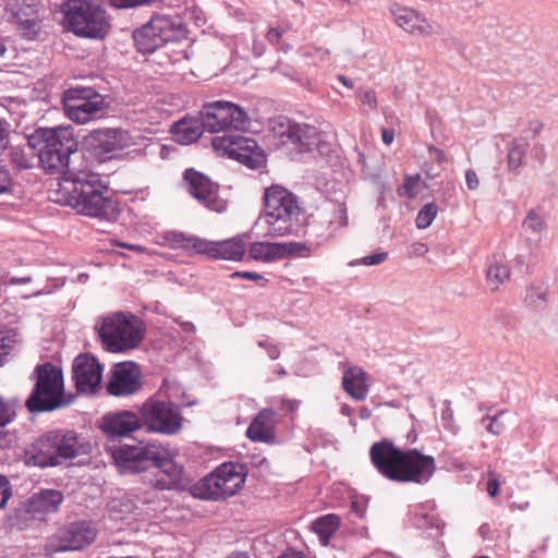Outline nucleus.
Returning <instances> with one entry per match:
<instances>
[{"label":"nucleus","instance_id":"obj_44","mask_svg":"<svg viewBox=\"0 0 558 558\" xmlns=\"http://www.w3.org/2000/svg\"><path fill=\"white\" fill-rule=\"evenodd\" d=\"M387 257H388L387 252H378V253H374V254L364 256L360 259H355V260L351 262L349 265L350 266H357V265L375 266V265H379V264L384 263L387 259Z\"/></svg>","mask_w":558,"mask_h":558},{"label":"nucleus","instance_id":"obj_5","mask_svg":"<svg viewBox=\"0 0 558 558\" xmlns=\"http://www.w3.org/2000/svg\"><path fill=\"white\" fill-rule=\"evenodd\" d=\"M93 446L73 430H50L32 444L26 452L27 463L47 468L62 464L65 460L89 454Z\"/></svg>","mask_w":558,"mask_h":558},{"label":"nucleus","instance_id":"obj_11","mask_svg":"<svg viewBox=\"0 0 558 558\" xmlns=\"http://www.w3.org/2000/svg\"><path fill=\"white\" fill-rule=\"evenodd\" d=\"M201 119L205 130L210 133L227 129L246 131L251 124L250 117L243 108L225 100L205 104L201 110Z\"/></svg>","mask_w":558,"mask_h":558},{"label":"nucleus","instance_id":"obj_46","mask_svg":"<svg viewBox=\"0 0 558 558\" xmlns=\"http://www.w3.org/2000/svg\"><path fill=\"white\" fill-rule=\"evenodd\" d=\"M12 496V487L9 480L0 475V509L4 508Z\"/></svg>","mask_w":558,"mask_h":558},{"label":"nucleus","instance_id":"obj_9","mask_svg":"<svg viewBox=\"0 0 558 558\" xmlns=\"http://www.w3.org/2000/svg\"><path fill=\"white\" fill-rule=\"evenodd\" d=\"M245 482L243 466L223 463L209 475L194 484L191 493L195 498L219 500L236 494Z\"/></svg>","mask_w":558,"mask_h":558},{"label":"nucleus","instance_id":"obj_23","mask_svg":"<svg viewBox=\"0 0 558 558\" xmlns=\"http://www.w3.org/2000/svg\"><path fill=\"white\" fill-rule=\"evenodd\" d=\"M198 243V254L214 259L238 262L243 258L246 248L244 235H236L221 241L202 239Z\"/></svg>","mask_w":558,"mask_h":558},{"label":"nucleus","instance_id":"obj_36","mask_svg":"<svg viewBox=\"0 0 558 558\" xmlns=\"http://www.w3.org/2000/svg\"><path fill=\"white\" fill-rule=\"evenodd\" d=\"M510 268L507 264L494 259L486 271V282L490 290H498L510 278Z\"/></svg>","mask_w":558,"mask_h":558},{"label":"nucleus","instance_id":"obj_32","mask_svg":"<svg viewBox=\"0 0 558 558\" xmlns=\"http://www.w3.org/2000/svg\"><path fill=\"white\" fill-rule=\"evenodd\" d=\"M287 245L271 242H254L248 248V256L257 262L270 263L287 254Z\"/></svg>","mask_w":558,"mask_h":558},{"label":"nucleus","instance_id":"obj_28","mask_svg":"<svg viewBox=\"0 0 558 558\" xmlns=\"http://www.w3.org/2000/svg\"><path fill=\"white\" fill-rule=\"evenodd\" d=\"M141 421L131 411L109 413L102 418V430L109 436H128L141 427Z\"/></svg>","mask_w":558,"mask_h":558},{"label":"nucleus","instance_id":"obj_6","mask_svg":"<svg viewBox=\"0 0 558 558\" xmlns=\"http://www.w3.org/2000/svg\"><path fill=\"white\" fill-rule=\"evenodd\" d=\"M96 329L102 348L111 353L137 348L145 336V327L137 316L120 312L100 318Z\"/></svg>","mask_w":558,"mask_h":558},{"label":"nucleus","instance_id":"obj_24","mask_svg":"<svg viewBox=\"0 0 558 558\" xmlns=\"http://www.w3.org/2000/svg\"><path fill=\"white\" fill-rule=\"evenodd\" d=\"M389 12L398 27L411 35L428 37L433 35V26L427 17L417 10L392 3Z\"/></svg>","mask_w":558,"mask_h":558},{"label":"nucleus","instance_id":"obj_61","mask_svg":"<svg viewBox=\"0 0 558 558\" xmlns=\"http://www.w3.org/2000/svg\"><path fill=\"white\" fill-rule=\"evenodd\" d=\"M381 140L386 145H391L395 140V132L391 129H383Z\"/></svg>","mask_w":558,"mask_h":558},{"label":"nucleus","instance_id":"obj_55","mask_svg":"<svg viewBox=\"0 0 558 558\" xmlns=\"http://www.w3.org/2000/svg\"><path fill=\"white\" fill-rule=\"evenodd\" d=\"M284 34V29H281L279 26L277 27H271L267 34H266V38L267 40L270 43V44H278L280 38L282 37V35Z\"/></svg>","mask_w":558,"mask_h":558},{"label":"nucleus","instance_id":"obj_7","mask_svg":"<svg viewBox=\"0 0 558 558\" xmlns=\"http://www.w3.org/2000/svg\"><path fill=\"white\" fill-rule=\"evenodd\" d=\"M62 12L66 27L76 36L102 39L110 29L109 16L97 0H66Z\"/></svg>","mask_w":558,"mask_h":558},{"label":"nucleus","instance_id":"obj_51","mask_svg":"<svg viewBox=\"0 0 558 558\" xmlns=\"http://www.w3.org/2000/svg\"><path fill=\"white\" fill-rule=\"evenodd\" d=\"M299 408V401L290 399H281L279 410L286 414L294 413Z\"/></svg>","mask_w":558,"mask_h":558},{"label":"nucleus","instance_id":"obj_35","mask_svg":"<svg viewBox=\"0 0 558 558\" xmlns=\"http://www.w3.org/2000/svg\"><path fill=\"white\" fill-rule=\"evenodd\" d=\"M163 241L170 248H181L186 252H194L198 254V241H202V238L185 235L178 231H168L163 234Z\"/></svg>","mask_w":558,"mask_h":558},{"label":"nucleus","instance_id":"obj_3","mask_svg":"<svg viewBox=\"0 0 558 558\" xmlns=\"http://www.w3.org/2000/svg\"><path fill=\"white\" fill-rule=\"evenodd\" d=\"M302 207L299 197L280 185H271L264 193V209L255 227L263 236L279 238L294 233Z\"/></svg>","mask_w":558,"mask_h":558},{"label":"nucleus","instance_id":"obj_21","mask_svg":"<svg viewBox=\"0 0 558 558\" xmlns=\"http://www.w3.org/2000/svg\"><path fill=\"white\" fill-rule=\"evenodd\" d=\"M141 371L133 362L118 363L111 369L107 391L114 397H123L140 390Z\"/></svg>","mask_w":558,"mask_h":558},{"label":"nucleus","instance_id":"obj_57","mask_svg":"<svg viewBox=\"0 0 558 558\" xmlns=\"http://www.w3.org/2000/svg\"><path fill=\"white\" fill-rule=\"evenodd\" d=\"M231 278H242V279H250V280H263L264 278L253 271H234L230 275Z\"/></svg>","mask_w":558,"mask_h":558},{"label":"nucleus","instance_id":"obj_12","mask_svg":"<svg viewBox=\"0 0 558 558\" xmlns=\"http://www.w3.org/2000/svg\"><path fill=\"white\" fill-rule=\"evenodd\" d=\"M140 414L143 424L154 433L174 435L183 425L180 408L170 401L148 399L141 407Z\"/></svg>","mask_w":558,"mask_h":558},{"label":"nucleus","instance_id":"obj_40","mask_svg":"<svg viewBox=\"0 0 558 558\" xmlns=\"http://www.w3.org/2000/svg\"><path fill=\"white\" fill-rule=\"evenodd\" d=\"M438 213V206L435 203L425 204L421 210L418 211L415 223L418 229L428 228L434 219L436 218Z\"/></svg>","mask_w":558,"mask_h":558},{"label":"nucleus","instance_id":"obj_41","mask_svg":"<svg viewBox=\"0 0 558 558\" xmlns=\"http://www.w3.org/2000/svg\"><path fill=\"white\" fill-rule=\"evenodd\" d=\"M17 341V333L13 329L0 330V366L3 364V357L14 349Z\"/></svg>","mask_w":558,"mask_h":558},{"label":"nucleus","instance_id":"obj_25","mask_svg":"<svg viewBox=\"0 0 558 558\" xmlns=\"http://www.w3.org/2000/svg\"><path fill=\"white\" fill-rule=\"evenodd\" d=\"M348 225L347 210L342 205L332 206L330 209L319 211L317 218L308 226L310 235L317 238L320 244L333 235V233Z\"/></svg>","mask_w":558,"mask_h":558},{"label":"nucleus","instance_id":"obj_20","mask_svg":"<svg viewBox=\"0 0 558 558\" xmlns=\"http://www.w3.org/2000/svg\"><path fill=\"white\" fill-rule=\"evenodd\" d=\"M274 131L282 144L299 145L304 150H311L320 142L318 130L307 123L284 120L278 122Z\"/></svg>","mask_w":558,"mask_h":558},{"label":"nucleus","instance_id":"obj_33","mask_svg":"<svg viewBox=\"0 0 558 558\" xmlns=\"http://www.w3.org/2000/svg\"><path fill=\"white\" fill-rule=\"evenodd\" d=\"M524 302L534 308H545L549 302V287L543 280L531 281L525 289Z\"/></svg>","mask_w":558,"mask_h":558},{"label":"nucleus","instance_id":"obj_48","mask_svg":"<svg viewBox=\"0 0 558 558\" xmlns=\"http://www.w3.org/2000/svg\"><path fill=\"white\" fill-rule=\"evenodd\" d=\"M259 348H263L271 360H277L280 356V349L277 344H274L267 340L257 342Z\"/></svg>","mask_w":558,"mask_h":558},{"label":"nucleus","instance_id":"obj_54","mask_svg":"<svg viewBox=\"0 0 558 558\" xmlns=\"http://www.w3.org/2000/svg\"><path fill=\"white\" fill-rule=\"evenodd\" d=\"M284 34V29H281L279 26L277 27H271L267 34H266V38L267 40L270 43V44H278L280 38L282 37V35Z\"/></svg>","mask_w":558,"mask_h":558},{"label":"nucleus","instance_id":"obj_42","mask_svg":"<svg viewBox=\"0 0 558 558\" xmlns=\"http://www.w3.org/2000/svg\"><path fill=\"white\" fill-rule=\"evenodd\" d=\"M502 414L504 412L501 411L496 415H485L482 418V424H485V428L489 434L494 436H499L500 434H502L505 429V424L500 420Z\"/></svg>","mask_w":558,"mask_h":558},{"label":"nucleus","instance_id":"obj_53","mask_svg":"<svg viewBox=\"0 0 558 558\" xmlns=\"http://www.w3.org/2000/svg\"><path fill=\"white\" fill-rule=\"evenodd\" d=\"M11 186V178L9 172L0 166V194L9 191Z\"/></svg>","mask_w":558,"mask_h":558},{"label":"nucleus","instance_id":"obj_34","mask_svg":"<svg viewBox=\"0 0 558 558\" xmlns=\"http://www.w3.org/2000/svg\"><path fill=\"white\" fill-rule=\"evenodd\" d=\"M339 526L340 518L332 513L322 515L312 523V530L318 535L323 546H327L330 543Z\"/></svg>","mask_w":558,"mask_h":558},{"label":"nucleus","instance_id":"obj_47","mask_svg":"<svg viewBox=\"0 0 558 558\" xmlns=\"http://www.w3.org/2000/svg\"><path fill=\"white\" fill-rule=\"evenodd\" d=\"M359 97L363 105L368 106L371 109L377 108V98L373 89L360 90Z\"/></svg>","mask_w":558,"mask_h":558},{"label":"nucleus","instance_id":"obj_49","mask_svg":"<svg viewBox=\"0 0 558 558\" xmlns=\"http://www.w3.org/2000/svg\"><path fill=\"white\" fill-rule=\"evenodd\" d=\"M428 252V247L425 243L414 242L409 246L410 257H421Z\"/></svg>","mask_w":558,"mask_h":558},{"label":"nucleus","instance_id":"obj_16","mask_svg":"<svg viewBox=\"0 0 558 558\" xmlns=\"http://www.w3.org/2000/svg\"><path fill=\"white\" fill-rule=\"evenodd\" d=\"M97 537V530L90 522H73L57 531L50 539L53 551L81 550Z\"/></svg>","mask_w":558,"mask_h":558},{"label":"nucleus","instance_id":"obj_50","mask_svg":"<svg viewBox=\"0 0 558 558\" xmlns=\"http://www.w3.org/2000/svg\"><path fill=\"white\" fill-rule=\"evenodd\" d=\"M465 183L469 190L475 191L480 186V179L473 169L465 171Z\"/></svg>","mask_w":558,"mask_h":558},{"label":"nucleus","instance_id":"obj_22","mask_svg":"<svg viewBox=\"0 0 558 558\" xmlns=\"http://www.w3.org/2000/svg\"><path fill=\"white\" fill-rule=\"evenodd\" d=\"M153 468L158 470L154 486L158 489H181L187 485L184 468L168 457L158 446V459Z\"/></svg>","mask_w":558,"mask_h":558},{"label":"nucleus","instance_id":"obj_38","mask_svg":"<svg viewBox=\"0 0 558 558\" xmlns=\"http://www.w3.org/2000/svg\"><path fill=\"white\" fill-rule=\"evenodd\" d=\"M522 228L525 233L534 236H541V234L546 230L547 225L542 214L535 209H531L522 222Z\"/></svg>","mask_w":558,"mask_h":558},{"label":"nucleus","instance_id":"obj_14","mask_svg":"<svg viewBox=\"0 0 558 558\" xmlns=\"http://www.w3.org/2000/svg\"><path fill=\"white\" fill-rule=\"evenodd\" d=\"M110 456L120 473H140L153 468L158 459V446L141 442L111 447Z\"/></svg>","mask_w":558,"mask_h":558},{"label":"nucleus","instance_id":"obj_8","mask_svg":"<svg viewBox=\"0 0 558 558\" xmlns=\"http://www.w3.org/2000/svg\"><path fill=\"white\" fill-rule=\"evenodd\" d=\"M36 384L26 400L31 412H46L65 404L63 400V375L60 368L51 363L38 365L35 369Z\"/></svg>","mask_w":558,"mask_h":558},{"label":"nucleus","instance_id":"obj_39","mask_svg":"<svg viewBox=\"0 0 558 558\" xmlns=\"http://www.w3.org/2000/svg\"><path fill=\"white\" fill-rule=\"evenodd\" d=\"M529 143L514 138L509 144L508 148V166L511 169H518L523 161Z\"/></svg>","mask_w":558,"mask_h":558},{"label":"nucleus","instance_id":"obj_62","mask_svg":"<svg viewBox=\"0 0 558 558\" xmlns=\"http://www.w3.org/2000/svg\"><path fill=\"white\" fill-rule=\"evenodd\" d=\"M119 246L135 251L137 253H144L147 251L146 247L141 246V245H135V244L119 243Z\"/></svg>","mask_w":558,"mask_h":558},{"label":"nucleus","instance_id":"obj_29","mask_svg":"<svg viewBox=\"0 0 558 558\" xmlns=\"http://www.w3.org/2000/svg\"><path fill=\"white\" fill-rule=\"evenodd\" d=\"M40 0H10L8 10L16 23L24 29L33 31L37 27L40 17Z\"/></svg>","mask_w":558,"mask_h":558},{"label":"nucleus","instance_id":"obj_37","mask_svg":"<svg viewBox=\"0 0 558 558\" xmlns=\"http://www.w3.org/2000/svg\"><path fill=\"white\" fill-rule=\"evenodd\" d=\"M137 506L130 497L114 498L109 505V514L112 520L123 521L135 514Z\"/></svg>","mask_w":558,"mask_h":558},{"label":"nucleus","instance_id":"obj_52","mask_svg":"<svg viewBox=\"0 0 558 558\" xmlns=\"http://www.w3.org/2000/svg\"><path fill=\"white\" fill-rule=\"evenodd\" d=\"M489 475V480L487 482V493L490 497H495L498 495L499 493V486H500V483L499 481L496 478L495 476V473L494 472H489L488 473Z\"/></svg>","mask_w":558,"mask_h":558},{"label":"nucleus","instance_id":"obj_56","mask_svg":"<svg viewBox=\"0 0 558 558\" xmlns=\"http://www.w3.org/2000/svg\"><path fill=\"white\" fill-rule=\"evenodd\" d=\"M308 56L317 58L319 61H326L329 59L330 52L327 49L319 47H312L310 51L306 52Z\"/></svg>","mask_w":558,"mask_h":558},{"label":"nucleus","instance_id":"obj_19","mask_svg":"<svg viewBox=\"0 0 558 558\" xmlns=\"http://www.w3.org/2000/svg\"><path fill=\"white\" fill-rule=\"evenodd\" d=\"M104 367L88 354L77 355L72 364V378L78 392L95 393L101 385Z\"/></svg>","mask_w":558,"mask_h":558},{"label":"nucleus","instance_id":"obj_18","mask_svg":"<svg viewBox=\"0 0 558 558\" xmlns=\"http://www.w3.org/2000/svg\"><path fill=\"white\" fill-rule=\"evenodd\" d=\"M190 193L209 210L223 213L227 210L228 201L219 194L218 185L205 174L187 169L184 172Z\"/></svg>","mask_w":558,"mask_h":558},{"label":"nucleus","instance_id":"obj_64","mask_svg":"<svg viewBox=\"0 0 558 558\" xmlns=\"http://www.w3.org/2000/svg\"><path fill=\"white\" fill-rule=\"evenodd\" d=\"M303 553L296 550H287L281 554L278 558H302Z\"/></svg>","mask_w":558,"mask_h":558},{"label":"nucleus","instance_id":"obj_17","mask_svg":"<svg viewBox=\"0 0 558 558\" xmlns=\"http://www.w3.org/2000/svg\"><path fill=\"white\" fill-rule=\"evenodd\" d=\"M84 146L95 154H106L123 150L134 144L131 134L122 129H97L89 132L83 138Z\"/></svg>","mask_w":558,"mask_h":558},{"label":"nucleus","instance_id":"obj_60","mask_svg":"<svg viewBox=\"0 0 558 558\" xmlns=\"http://www.w3.org/2000/svg\"><path fill=\"white\" fill-rule=\"evenodd\" d=\"M8 130L5 128V122L0 119V150H3L8 145Z\"/></svg>","mask_w":558,"mask_h":558},{"label":"nucleus","instance_id":"obj_30","mask_svg":"<svg viewBox=\"0 0 558 558\" xmlns=\"http://www.w3.org/2000/svg\"><path fill=\"white\" fill-rule=\"evenodd\" d=\"M342 387L352 399L365 400L369 391L368 376L359 366L349 367L343 374Z\"/></svg>","mask_w":558,"mask_h":558},{"label":"nucleus","instance_id":"obj_2","mask_svg":"<svg viewBox=\"0 0 558 558\" xmlns=\"http://www.w3.org/2000/svg\"><path fill=\"white\" fill-rule=\"evenodd\" d=\"M369 459L377 472L397 483L427 484L436 471V461L417 449H401L388 439L374 442Z\"/></svg>","mask_w":558,"mask_h":558},{"label":"nucleus","instance_id":"obj_59","mask_svg":"<svg viewBox=\"0 0 558 558\" xmlns=\"http://www.w3.org/2000/svg\"><path fill=\"white\" fill-rule=\"evenodd\" d=\"M23 154H24L23 150L20 151L19 149H15L12 153L14 161H16L19 163V166L22 167V168H29V167H32V163L27 159H25L23 157Z\"/></svg>","mask_w":558,"mask_h":558},{"label":"nucleus","instance_id":"obj_43","mask_svg":"<svg viewBox=\"0 0 558 558\" xmlns=\"http://www.w3.org/2000/svg\"><path fill=\"white\" fill-rule=\"evenodd\" d=\"M420 180L418 174L405 177L403 184L399 189V195L409 198L415 197L418 193Z\"/></svg>","mask_w":558,"mask_h":558},{"label":"nucleus","instance_id":"obj_45","mask_svg":"<svg viewBox=\"0 0 558 558\" xmlns=\"http://www.w3.org/2000/svg\"><path fill=\"white\" fill-rule=\"evenodd\" d=\"M15 416L14 403L0 397V426H7Z\"/></svg>","mask_w":558,"mask_h":558},{"label":"nucleus","instance_id":"obj_1","mask_svg":"<svg viewBox=\"0 0 558 558\" xmlns=\"http://www.w3.org/2000/svg\"><path fill=\"white\" fill-rule=\"evenodd\" d=\"M59 193L62 202L80 215L112 221L120 214L117 203L108 195V185L90 170H69Z\"/></svg>","mask_w":558,"mask_h":558},{"label":"nucleus","instance_id":"obj_26","mask_svg":"<svg viewBox=\"0 0 558 558\" xmlns=\"http://www.w3.org/2000/svg\"><path fill=\"white\" fill-rule=\"evenodd\" d=\"M63 499V494L60 490L43 489L33 494L23 504V510L28 519L46 520L59 510Z\"/></svg>","mask_w":558,"mask_h":558},{"label":"nucleus","instance_id":"obj_4","mask_svg":"<svg viewBox=\"0 0 558 558\" xmlns=\"http://www.w3.org/2000/svg\"><path fill=\"white\" fill-rule=\"evenodd\" d=\"M26 148L47 173H66L72 170L70 157L77 151V142L71 126L40 128L27 137Z\"/></svg>","mask_w":558,"mask_h":558},{"label":"nucleus","instance_id":"obj_27","mask_svg":"<svg viewBox=\"0 0 558 558\" xmlns=\"http://www.w3.org/2000/svg\"><path fill=\"white\" fill-rule=\"evenodd\" d=\"M277 413L270 408L263 409L251 422L246 436L255 442L271 444L276 440Z\"/></svg>","mask_w":558,"mask_h":558},{"label":"nucleus","instance_id":"obj_10","mask_svg":"<svg viewBox=\"0 0 558 558\" xmlns=\"http://www.w3.org/2000/svg\"><path fill=\"white\" fill-rule=\"evenodd\" d=\"M183 28L178 19L169 15H155L148 23L135 31L133 38L142 53H151L166 43L179 39Z\"/></svg>","mask_w":558,"mask_h":558},{"label":"nucleus","instance_id":"obj_13","mask_svg":"<svg viewBox=\"0 0 558 558\" xmlns=\"http://www.w3.org/2000/svg\"><path fill=\"white\" fill-rule=\"evenodd\" d=\"M64 114L73 122L85 124L102 116L105 98L92 88H71L63 96Z\"/></svg>","mask_w":558,"mask_h":558},{"label":"nucleus","instance_id":"obj_31","mask_svg":"<svg viewBox=\"0 0 558 558\" xmlns=\"http://www.w3.org/2000/svg\"><path fill=\"white\" fill-rule=\"evenodd\" d=\"M205 126L202 120L182 119L171 128V134L175 142L187 145L196 142L203 134Z\"/></svg>","mask_w":558,"mask_h":558},{"label":"nucleus","instance_id":"obj_58","mask_svg":"<svg viewBox=\"0 0 558 558\" xmlns=\"http://www.w3.org/2000/svg\"><path fill=\"white\" fill-rule=\"evenodd\" d=\"M544 128V124L539 120H532L529 122L526 132L532 135V137L537 136Z\"/></svg>","mask_w":558,"mask_h":558},{"label":"nucleus","instance_id":"obj_15","mask_svg":"<svg viewBox=\"0 0 558 558\" xmlns=\"http://www.w3.org/2000/svg\"><path fill=\"white\" fill-rule=\"evenodd\" d=\"M211 144L216 151L228 155L251 169H257L265 163V156L253 138L223 134L215 136Z\"/></svg>","mask_w":558,"mask_h":558},{"label":"nucleus","instance_id":"obj_63","mask_svg":"<svg viewBox=\"0 0 558 558\" xmlns=\"http://www.w3.org/2000/svg\"><path fill=\"white\" fill-rule=\"evenodd\" d=\"M5 426H0V447H5L10 444L11 439H9L8 433L3 430Z\"/></svg>","mask_w":558,"mask_h":558}]
</instances>
